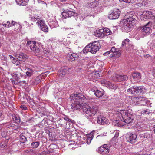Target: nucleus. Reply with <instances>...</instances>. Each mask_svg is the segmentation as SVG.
I'll use <instances>...</instances> for the list:
<instances>
[{
    "mask_svg": "<svg viewBox=\"0 0 155 155\" xmlns=\"http://www.w3.org/2000/svg\"><path fill=\"white\" fill-rule=\"evenodd\" d=\"M71 109L74 110H80L82 107L83 102H85L88 99V97L83 95L82 93L77 92L73 94L70 96Z\"/></svg>",
    "mask_w": 155,
    "mask_h": 155,
    "instance_id": "f257e3e1",
    "label": "nucleus"
},
{
    "mask_svg": "<svg viewBox=\"0 0 155 155\" xmlns=\"http://www.w3.org/2000/svg\"><path fill=\"white\" fill-rule=\"evenodd\" d=\"M137 20L134 16L127 18L121 21L120 25L123 31L128 32L133 28L134 25L136 24Z\"/></svg>",
    "mask_w": 155,
    "mask_h": 155,
    "instance_id": "f03ea898",
    "label": "nucleus"
},
{
    "mask_svg": "<svg viewBox=\"0 0 155 155\" xmlns=\"http://www.w3.org/2000/svg\"><path fill=\"white\" fill-rule=\"evenodd\" d=\"M116 114L119 115V118L121 120V121L124 122V125L130 124L133 120V115L127 110H118L116 111Z\"/></svg>",
    "mask_w": 155,
    "mask_h": 155,
    "instance_id": "7ed1b4c3",
    "label": "nucleus"
},
{
    "mask_svg": "<svg viewBox=\"0 0 155 155\" xmlns=\"http://www.w3.org/2000/svg\"><path fill=\"white\" fill-rule=\"evenodd\" d=\"M100 48V44L98 41H95L89 44L83 50V53L85 54L90 52L93 54H95Z\"/></svg>",
    "mask_w": 155,
    "mask_h": 155,
    "instance_id": "20e7f679",
    "label": "nucleus"
},
{
    "mask_svg": "<svg viewBox=\"0 0 155 155\" xmlns=\"http://www.w3.org/2000/svg\"><path fill=\"white\" fill-rule=\"evenodd\" d=\"M127 91L129 94L136 95L138 93L143 94L145 91V89L143 86H134L127 89Z\"/></svg>",
    "mask_w": 155,
    "mask_h": 155,
    "instance_id": "39448f33",
    "label": "nucleus"
},
{
    "mask_svg": "<svg viewBox=\"0 0 155 155\" xmlns=\"http://www.w3.org/2000/svg\"><path fill=\"white\" fill-rule=\"evenodd\" d=\"M84 112L87 117L94 116L98 111V107L96 105L93 106L92 107H88L85 109H83Z\"/></svg>",
    "mask_w": 155,
    "mask_h": 155,
    "instance_id": "423d86ee",
    "label": "nucleus"
},
{
    "mask_svg": "<svg viewBox=\"0 0 155 155\" xmlns=\"http://www.w3.org/2000/svg\"><path fill=\"white\" fill-rule=\"evenodd\" d=\"M110 54V58L114 57L116 58L119 57L121 55V51L118 49L114 47H112L111 50L109 51H107L103 54L104 56H107Z\"/></svg>",
    "mask_w": 155,
    "mask_h": 155,
    "instance_id": "0eeeda50",
    "label": "nucleus"
},
{
    "mask_svg": "<svg viewBox=\"0 0 155 155\" xmlns=\"http://www.w3.org/2000/svg\"><path fill=\"white\" fill-rule=\"evenodd\" d=\"M120 13V11L119 9H114L110 12L108 14V18L109 19L112 20L118 19Z\"/></svg>",
    "mask_w": 155,
    "mask_h": 155,
    "instance_id": "6e6552de",
    "label": "nucleus"
},
{
    "mask_svg": "<svg viewBox=\"0 0 155 155\" xmlns=\"http://www.w3.org/2000/svg\"><path fill=\"white\" fill-rule=\"evenodd\" d=\"M36 43L35 41H28L26 44V45L30 47L31 50L35 54H39L40 50L39 47L36 45Z\"/></svg>",
    "mask_w": 155,
    "mask_h": 155,
    "instance_id": "1a4fd4ad",
    "label": "nucleus"
},
{
    "mask_svg": "<svg viewBox=\"0 0 155 155\" xmlns=\"http://www.w3.org/2000/svg\"><path fill=\"white\" fill-rule=\"evenodd\" d=\"M61 15L64 18H66L68 17H71L72 16H74L75 15H76L77 14L76 12L73 11V9H70L64 10L61 13Z\"/></svg>",
    "mask_w": 155,
    "mask_h": 155,
    "instance_id": "9d476101",
    "label": "nucleus"
},
{
    "mask_svg": "<svg viewBox=\"0 0 155 155\" xmlns=\"http://www.w3.org/2000/svg\"><path fill=\"white\" fill-rule=\"evenodd\" d=\"M134 101H137L136 103L134 102V104L137 105H145L147 104L148 102L147 100L145 97H133L132 98Z\"/></svg>",
    "mask_w": 155,
    "mask_h": 155,
    "instance_id": "9b49d317",
    "label": "nucleus"
},
{
    "mask_svg": "<svg viewBox=\"0 0 155 155\" xmlns=\"http://www.w3.org/2000/svg\"><path fill=\"white\" fill-rule=\"evenodd\" d=\"M127 141L131 143H133L137 141V135L135 133H128L126 136Z\"/></svg>",
    "mask_w": 155,
    "mask_h": 155,
    "instance_id": "f8f14e48",
    "label": "nucleus"
},
{
    "mask_svg": "<svg viewBox=\"0 0 155 155\" xmlns=\"http://www.w3.org/2000/svg\"><path fill=\"white\" fill-rule=\"evenodd\" d=\"M22 70L21 68L17 69V71L15 72L12 74V76L15 78V79H21V78L25 77L24 74H22Z\"/></svg>",
    "mask_w": 155,
    "mask_h": 155,
    "instance_id": "ddd939ff",
    "label": "nucleus"
},
{
    "mask_svg": "<svg viewBox=\"0 0 155 155\" xmlns=\"http://www.w3.org/2000/svg\"><path fill=\"white\" fill-rule=\"evenodd\" d=\"M152 25V22L151 21L149 22L145 25L141 31L144 34H149L151 30V27Z\"/></svg>",
    "mask_w": 155,
    "mask_h": 155,
    "instance_id": "4468645a",
    "label": "nucleus"
},
{
    "mask_svg": "<svg viewBox=\"0 0 155 155\" xmlns=\"http://www.w3.org/2000/svg\"><path fill=\"white\" fill-rule=\"evenodd\" d=\"M97 119V123L99 124L104 125L107 123V119L103 115H98Z\"/></svg>",
    "mask_w": 155,
    "mask_h": 155,
    "instance_id": "2eb2a0df",
    "label": "nucleus"
},
{
    "mask_svg": "<svg viewBox=\"0 0 155 155\" xmlns=\"http://www.w3.org/2000/svg\"><path fill=\"white\" fill-rule=\"evenodd\" d=\"M15 56L20 61H25L27 59V56L22 52H18L15 54Z\"/></svg>",
    "mask_w": 155,
    "mask_h": 155,
    "instance_id": "dca6fc26",
    "label": "nucleus"
},
{
    "mask_svg": "<svg viewBox=\"0 0 155 155\" xmlns=\"http://www.w3.org/2000/svg\"><path fill=\"white\" fill-rule=\"evenodd\" d=\"M78 56L77 54L73 53L71 54H68L67 55V58L68 60L71 61H73L78 59Z\"/></svg>",
    "mask_w": 155,
    "mask_h": 155,
    "instance_id": "f3484780",
    "label": "nucleus"
},
{
    "mask_svg": "<svg viewBox=\"0 0 155 155\" xmlns=\"http://www.w3.org/2000/svg\"><path fill=\"white\" fill-rule=\"evenodd\" d=\"M152 12L149 11L143 12V15L141 16V19L142 20H144L145 19H149L151 17Z\"/></svg>",
    "mask_w": 155,
    "mask_h": 155,
    "instance_id": "a211bd4d",
    "label": "nucleus"
},
{
    "mask_svg": "<svg viewBox=\"0 0 155 155\" xmlns=\"http://www.w3.org/2000/svg\"><path fill=\"white\" fill-rule=\"evenodd\" d=\"M68 68L67 67L61 68L58 71V74L60 77H63L67 73Z\"/></svg>",
    "mask_w": 155,
    "mask_h": 155,
    "instance_id": "6ab92c4d",
    "label": "nucleus"
},
{
    "mask_svg": "<svg viewBox=\"0 0 155 155\" xmlns=\"http://www.w3.org/2000/svg\"><path fill=\"white\" fill-rule=\"evenodd\" d=\"M36 71L33 68H28L26 69V71L25 72L26 76L30 77L34 74Z\"/></svg>",
    "mask_w": 155,
    "mask_h": 155,
    "instance_id": "aec40b11",
    "label": "nucleus"
},
{
    "mask_svg": "<svg viewBox=\"0 0 155 155\" xmlns=\"http://www.w3.org/2000/svg\"><path fill=\"white\" fill-rule=\"evenodd\" d=\"M92 91L94 92L95 95L97 97L100 98L104 94V91L102 89L99 90L96 89V90L92 89Z\"/></svg>",
    "mask_w": 155,
    "mask_h": 155,
    "instance_id": "412c9836",
    "label": "nucleus"
},
{
    "mask_svg": "<svg viewBox=\"0 0 155 155\" xmlns=\"http://www.w3.org/2000/svg\"><path fill=\"white\" fill-rule=\"evenodd\" d=\"M134 80L137 81H140L141 78V74L139 72H134L132 75Z\"/></svg>",
    "mask_w": 155,
    "mask_h": 155,
    "instance_id": "4be33fe9",
    "label": "nucleus"
},
{
    "mask_svg": "<svg viewBox=\"0 0 155 155\" xmlns=\"http://www.w3.org/2000/svg\"><path fill=\"white\" fill-rule=\"evenodd\" d=\"M104 29L102 28L98 30H96L95 34V35L96 37H104Z\"/></svg>",
    "mask_w": 155,
    "mask_h": 155,
    "instance_id": "5701e85b",
    "label": "nucleus"
},
{
    "mask_svg": "<svg viewBox=\"0 0 155 155\" xmlns=\"http://www.w3.org/2000/svg\"><path fill=\"white\" fill-rule=\"evenodd\" d=\"M116 120H114L112 124L114 126H119L120 125V121H121V120L119 118V115H117L116 113Z\"/></svg>",
    "mask_w": 155,
    "mask_h": 155,
    "instance_id": "b1692460",
    "label": "nucleus"
},
{
    "mask_svg": "<svg viewBox=\"0 0 155 155\" xmlns=\"http://www.w3.org/2000/svg\"><path fill=\"white\" fill-rule=\"evenodd\" d=\"M101 83L103 85L107 87H110L111 85V83L110 82L105 80L101 81Z\"/></svg>",
    "mask_w": 155,
    "mask_h": 155,
    "instance_id": "393cba45",
    "label": "nucleus"
},
{
    "mask_svg": "<svg viewBox=\"0 0 155 155\" xmlns=\"http://www.w3.org/2000/svg\"><path fill=\"white\" fill-rule=\"evenodd\" d=\"M17 3L22 5H26L29 0H15Z\"/></svg>",
    "mask_w": 155,
    "mask_h": 155,
    "instance_id": "a878e982",
    "label": "nucleus"
},
{
    "mask_svg": "<svg viewBox=\"0 0 155 155\" xmlns=\"http://www.w3.org/2000/svg\"><path fill=\"white\" fill-rule=\"evenodd\" d=\"M140 138L142 139L146 138L148 139L150 138V135L147 133H146L143 134H140L139 135Z\"/></svg>",
    "mask_w": 155,
    "mask_h": 155,
    "instance_id": "bb28decb",
    "label": "nucleus"
},
{
    "mask_svg": "<svg viewBox=\"0 0 155 155\" xmlns=\"http://www.w3.org/2000/svg\"><path fill=\"white\" fill-rule=\"evenodd\" d=\"M12 118L15 123H19L20 122V120L19 117L14 115H12Z\"/></svg>",
    "mask_w": 155,
    "mask_h": 155,
    "instance_id": "cd10ccee",
    "label": "nucleus"
},
{
    "mask_svg": "<svg viewBox=\"0 0 155 155\" xmlns=\"http://www.w3.org/2000/svg\"><path fill=\"white\" fill-rule=\"evenodd\" d=\"M104 36L109 35L111 33V31L108 28H104Z\"/></svg>",
    "mask_w": 155,
    "mask_h": 155,
    "instance_id": "c85d7f7f",
    "label": "nucleus"
},
{
    "mask_svg": "<svg viewBox=\"0 0 155 155\" xmlns=\"http://www.w3.org/2000/svg\"><path fill=\"white\" fill-rule=\"evenodd\" d=\"M19 141L20 142L23 143H25V141H27V139L25 136L23 135V134H21L20 135Z\"/></svg>",
    "mask_w": 155,
    "mask_h": 155,
    "instance_id": "c756f323",
    "label": "nucleus"
},
{
    "mask_svg": "<svg viewBox=\"0 0 155 155\" xmlns=\"http://www.w3.org/2000/svg\"><path fill=\"white\" fill-rule=\"evenodd\" d=\"M99 150V152L102 154L107 153L109 152V151L106 150L103 147H100Z\"/></svg>",
    "mask_w": 155,
    "mask_h": 155,
    "instance_id": "7c9ffc66",
    "label": "nucleus"
},
{
    "mask_svg": "<svg viewBox=\"0 0 155 155\" xmlns=\"http://www.w3.org/2000/svg\"><path fill=\"white\" fill-rule=\"evenodd\" d=\"M36 23L38 26H39L40 28L41 27H42V26H43L45 24L44 20L40 19L39 21H37Z\"/></svg>",
    "mask_w": 155,
    "mask_h": 155,
    "instance_id": "2f4dec72",
    "label": "nucleus"
},
{
    "mask_svg": "<svg viewBox=\"0 0 155 155\" xmlns=\"http://www.w3.org/2000/svg\"><path fill=\"white\" fill-rule=\"evenodd\" d=\"M40 143L38 141L34 142L31 143V146L32 148H36L39 145Z\"/></svg>",
    "mask_w": 155,
    "mask_h": 155,
    "instance_id": "473e14b6",
    "label": "nucleus"
},
{
    "mask_svg": "<svg viewBox=\"0 0 155 155\" xmlns=\"http://www.w3.org/2000/svg\"><path fill=\"white\" fill-rule=\"evenodd\" d=\"M41 76H37L35 78L34 84H37L41 81Z\"/></svg>",
    "mask_w": 155,
    "mask_h": 155,
    "instance_id": "72a5a7b5",
    "label": "nucleus"
},
{
    "mask_svg": "<svg viewBox=\"0 0 155 155\" xmlns=\"http://www.w3.org/2000/svg\"><path fill=\"white\" fill-rule=\"evenodd\" d=\"M40 19V17L38 15H34L31 17V20L33 22H35L36 21H38Z\"/></svg>",
    "mask_w": 155,
    "mask_h": 155,
    "instance_id": "f704fd0d",
    "label": "nucleus"
},
{
    "mask_svg": "<svg viewBox=\"0 0 155 155\" xmlns=\"http://www.w3.org/2000/svg\"><path fill=\"white\" fill-rule=\"evenodd\" d=\"M40 29L44 32H48V28L45 24L42 27H41Z\"/></svg>",
    "mask_w": 155,
    "mask_h": 155,
    "instance_id": "c9c22d12",
    "label": "nucleus"
},
{
    "mask_svg": "<svg viewBox=\"0 0 155 155\" xmlns=\"http://www.w3.org/2000/svg\"><path fill=\"white\" fill-rule=\"evenodd\" d=\"M93 137V136L91 135H89L87 136V138L86 141L88 144L90 143Z\"/></svg>",
    "mask_w": 155,
    "mask_h": 155,
    "instance_id": "e433bc0d",
    "label": "nucleus"
},
{
    "mask_svg": "<svg viewBox=\"0 0 155 155\" xmlns=\"http://www.w3.org/2000/svg\"><path fill=\"white\" fill-rule=\"evenodd\" d=\"M20 61L18 58H17V57L13 58V60L12 61L13 63L17 65H18L20 64Z\"/></svg>",
    "mask_w": 155,
    "mask_h": 155,
    "instance_id": "4c0bfd02",
    "label": "nucleus"
},
{
    "mask_svg": "<svg viewBox=\"0 0 155 155\" xmlns=\"http://www.w3.org/2000/svg\"><path fill=\"white\" fill-rule=\"evenodd\" d=\"M121 75H120L118 74H116L114 80L115 81H122V79H121Z\"/></svg>",
    "mask_w": 155,
    "mask_h": 155,
    "instance_id": "58836bf2",
    "label": "nucleus"
},
{
    "mask_svg": "<svg viewBox=\"0 0 155 155\" xmlns=\"http://www.w3.org/2000/svg\"><path fill=\"white\" fill-rule=\"evenodd\" d=\"M129 41V39L128 38L126 39L123 41L122 43V46L124 47L126 46L127 45H128Z\"/></svg>",
    "mask_w": 155,
    "mask_h": 155,
    "instance_id": "ea45409f",
    "label": "nucleus"
},
{
    "mask_svg": "<svg viewBox=\"0 0 155 155\" xmlns=\"http://www.w3.org/2000/svg\"><path fill=\"white\" fill-rule=\"evenodd\" d=\"M93 76L95 78H99L100 77L101 74H99V73L97 71H96L93 73Z\"/></svg>",
    "mask_w": 155,
    "mask_h": 155,
    "instance_id": "a19ab883",
    "label": "nucleus"
},
{
    "mask_svg": "<svg viewBox=\"0 0 155 155\" xmlns=\"http://www.w3.org/2000/svg\"><path fill=\"white\" fill-rule=\"evenodd\" d=\"M150 113V111L148 109H147L142 110L141 112V114H147Z\"/></svg>",
    "mask_w": 155,
    "mask_h": 155,
    "instance_id": "79ce46f5",
    "label": "nucleus"
},
{
    "mask_svg": "<svg viewBox=\"0 0 155 155\" xmlns=\"http://www.w3.org/2000/svg\"><path fill=\"white\" fill-rule=\"evenodd\" d=\"M119 135V133L118 132H116L114 136L112 138V140H115L117 139Z\"/></svg>",
    "mask_w": 155,
    "mask_h": 155,
    "instance_id": "37998d69",
    "label": "nucleus"
},
{
    "mask_svg": "<svg viewBox=\"0 0 155 155\" xmlns=\"http://www.w3.org/2000/svg\"><path fill=\"white\" fill-rule=\"evenodd\" d=\"M64 119L65 120L68 121L69 122H72L73 121L71 119L69 118L67 116L64 118Z\"/></svg>",
    "mask_w": 155,
    "mask_h": 155,
    "instance_id": "c03bdc74",
    "label": "nucleus"
},
{
    "mask_svg": "<svg viewBox=\"0 0 155 155\" xmlns=\"http://www.w3.org/2000/svg\"><path fill=\"white\" fill-rule=\"evenodd\" d=\"M43 52L44 53L47 54L49 53L50 50L47 48H45L43 49Z\"/></svg>",
    "mask_w": 155,
    "mask_h": 155,
    "instance_id": "a18cd8bd",
    "label": "nucleus"
},
{
    "mask_svg": "<svg viewBox=\"0 0 155 155\" xmlns=\"http://www.w3.org/2000/svg\"><path fill=\"white\" fill-rule=\"evenodd\" d=\"M121 79H122V81H124L128 79V77L127 75H121Z\"/></svg>",
    "mask_w": 155,
    "mask_h": 155,
    "instance_id": "49530a36",
    "label": "nucleus"
},
{
    "mask_svg": "<svg viewBox=\"0 0 155 155\" xmlns=\"http://www.w3.org/2000/svg\"><path fill=\"white\" fill-rule=\"evenodd\" d=\"M18 83L20 84H25L26 81L25 80H21L20 79H18L16 80Z\"/></svg>",
    "mask_w": 155,
    "mask_h": 155,
    "instance_id": "de8ad7c7",
    "label": "nucleus"
},
{
    "mask_svg": "<svg viewBox=\"0 0 155 155\" xmlns=\"http://www.w3.org/2000/svg\"><path fill=\"white\" fill-rule=\"evenodd\" d=\"M17 79H16L15 80H14L13 79H11L10 80L11 81L12 83L13 84H18V83L17 81H16Z\"/></svg>",
    "mask_w": 155,
    "mask_h": 155,
    "instance_id": "09e8293b",
    "label": "nucleus"
},
{
    "mask_svg": "<svg viewBox=\"0 0 155 155\" xmlns=\"http://www.w3.org/2000/svg\"><path fill=\"white\" fill-rule=\"evenodd\" d=\"M103 147L107 151H109L110 148V147L107 145V144L104 145Z\"/></svg>",
    "mask_w": 155,
    "mask_h": 155,
    "instance_id": "8fccbe9b",
    "label": "nucleus"
},
{
    "mask_svg": "<svg viewBox=\"0 0 155 155\" xmlns=\"http://www.w3.org/2000/svg\"><path fill=\"white\" fill-rule=\"evenodd\" d=\"M11 25H12V26H15L17 25H19V24H18L17 23L13 21H12L11 23H10Z\"/></svg>",
    "mask_w": 155,
    "mask_h": 155,
    "instance_id": "3c124183",
    "label": "nucleus"
},
{
    "mask_svg": "<svg viewBox=\"0 0 155 155\" xmlns=\"http://www.w3.org/2000/svg\"><path fill=\"white\" fill-rule=\"evenodd\" d=\"M20 107L24 110H27V108L25 105H21L20 106Z\"/></svg>",
    "mask_w": 155,
    "mask_h": 155,
    "instance_id": "603ef678",
    "label": "nucleus"
},
{
    "mask_svg": "<svg viewBox=\"0 0 155 155\" xmlns=\"http://www.w3.org/2000/svg\"><path fill=\"white\" fill-rule=\"evenodd\" d=\"M125 2L127 3H133L134 2V0H126Z\"/></svg>",
    "mask_w": 155,
    "mask_h": 155,
    "instance_id": "864d4df0",
    "label": "nucleus"
},
{
    "mask_svg": "<svg viewBox=\"0 0 155 155\" xmlns=\"http://www.w3.org/2000/svg\"><path fill=\"white\" fill-rule=\"evenodd\" d=\"M90 5L91 6L93 5V6L95 7L97 5V3L95 2H93L90 4Z\"/></svg>",
    "mask_w": 155,
    "mask_h": 155,
    "instance_id": "5fc2aeb1",
    "label": "nucleus"
},
{
    "mask_svg": "<svg viewBox=\"0 0 155 155\" xmlns=\"http://www.w3.org/2000/svg\"><path fill=\"white\" fill-rule=\"evenodd\" d=\"M6 23L7 26V27H10L11 26H12V25H11L9 21H7Z\"/></svg>",
    "mask_w": 155,
    "mask_h": 155,
    "instance_id": "6e6d98bb",
    "label": "nucleus"
},
{
    "mask_svg": "<svg viewBox=\"0 0 155 155\" xmlns=\"http://www.w3.org/2000/svg\"><path fill=\"white\" fill-rule=\"evenodd\" d=\"M14 125H15V124H9L7 126V127L8 128L10 127H14Z\"/></svg>",
    "mask_w": 155,
    "mask_h": 155,
    "instance_id": "4d7b16f0",
    "label": "nucleus"
},
{
    "mask_svg": "<svg viewBox=\"0 0 155 155\" xmlns=\"http://www.w3.org/2000/svg\"><path fill=\"white\" fill-rule=\"evenodd\" d=\"M2 25H3V26H5V27H7V25L6 23H3Z\"/></svg>",
    "mask_w": 155,
    "mask_h": 155,
    "instance_id": "13d9d810",
    "label": "nucleus"
},
{
    "mask_svg": "<svg viewBox=\"0 0 155 155\" xmlns=\"http://www.w3.org/2000/svg\"><path fill=\"white\" fill-rule=\"evenodd\" d=\"M9 56L10 57V59H12V60H13V58H14V57H13L12 56V55H9Z\"/></svg>",
    "mask_w": 155,
    "mask_h": 155,
    "instance_id": "bf43d9fd",
    "label": "nucleus"
},
{
    "mask_svg": "<svg viewBox=\"0 0 155 155\" xmlns=\"http://www.w3.org/2000/svg\"><path fill=\"white\" fill-rule=\"evenodd\" d=\"M1 27H2L1 24L0 23V31H2V28Z\"/></svg>",
    "mask_w": 155,
    "mask_h": 155,
    "instance_id": "052dcab7",
    "label": "nucleus"
},
{
    "mask_svg": "<svg viewBox=\"0 0 155 155\" xmlns=\"http://www.w3.org/2000/svg\"><path fill=\"white\" fill-rule=\"evenodd\" d=\"M153 72L154 76H155V68L153 69Z\"/></svg>",
    "mask_w": 155,
    "mask_h": 155,
    "instance_id": "680f3d73",
    "label": "nucleus"
},
{
    "mask_svg": "<svg viewBox=\"0 0 155 155\" xmlns=\"http://www.w3.org/2000/svg\"><path fill=\"white\" fill-rule=\"evenodd\" d=\"M53 150H51L49 151H48L49 152V153H51L52 152H53Z\"/></svg>",
    "mask_w": 155,
    "mask_h": 155,
    "instance_id": "e2e57ef3",
    "label": "nucleus"
},
{
    "mask_svg": "<svg viewBox=\"0 0 155 155\" xmlns=\"http://www.w3.org/2000/svg\"><path fill=\"white\" fill-rule=\"evenodd\" d=\"M119 0L120 2H125L126 0Z\"/></svg>",
    "mask_w": 155,
    "mask_h": 155,
    "instance_id": "0e129e2a",
    "label": "nucleus"
},
{
    "mask_svg": "<svg viewBox=\"0 0 155 155\" xmlns=\"http://www.w3.org/2000/svg\"><path fill=\"white\" fill-rule=\"evenodd\" d=\"M61 2H66L67 0H60Z\"/></svg>",
    "mask_w": 155,
    "mask_h": 155,
    "instance_id": "69168bd1",
    "label": "nucleus"
},
{
    "mask_svg": "<svg viewBox=\"0 0 155 155\" xmlns=\"http://www.w3.org/2000/svg\"><path fill=\"white\" fill-rule=\"evenodd\" d=\"M152 35L153 36H154L155 35V33H153V34Z\"/></svg>",
    "mask_w": 155,
    "mask_h": 155,
    "instance_id": "338daca9",
    "label": "nucleus"
},
{
    "mask_svg": "<svg viewBox=\"0 0 155 155\" xmlns=\"http://www.w3.org/2000/svg\"><path fill=\"white\" fill-rule=\"evenodd\" d=\"M30 152H32L33 151V150L32 149H31L30 150Z\"/></svg>",
    "mask_w": 155,
    "mask_h": 155,
    "instance_id": "774afa93",
    "label": "nucleus"
}]
</instances>
